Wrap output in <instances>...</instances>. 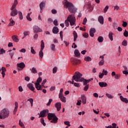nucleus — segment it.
I'll use <instances>...</instances> for the list:
<instances>
[{"label": "nucleus", "mask_w": 128, "mask_h": 128, "mask_svg": "<svg viewBox=\"0 0 128 128\" xmlns=\"http://www.w3.org/2000/svg\"><path fill=\"white\" fill-rule=\"evenodd\" d=\"M46 114H48V120H51L50 122H53V124H56V122H58V117H56V114L48 113V109L44 110L41 111L40 113L38 114L40 116L38 117L39 118H44Z\"/></svg>", "instance_id": "f257e3e1"}, {"label": "nucleus", "mask_w": 128, "mask_h": 128, "mask_svg": "<svg viewBox=\"0 0 128 128\" xmlns=\"http://www.w3.org/2000/svg\"><path fill=\"white\" fill-rule=\"evenodd\" d=\"M63 4L65 8H68V12L72 14H74L76 12V8H74L72 3L68 2V0L63 1Z\"/></svg>", "instance_id": "f03ea898"}, {"label": "nucleus", "mask_w": 128, "mask_h": 128, "mask_svg": "<svg viewBox=\"0 0 128 128\" xmlns=\"http://www.w3.org/2000/svg\"><path fill=\"white\" fill-rule=\"evenodd\" d=\"M84 80V78H82V74L78 72H76L72 78V80H75L77 82H82Z\"/></svg>", "instance_id": "7ed1b4c3"}, {"label": "nucleus", "mask_w": 128, "mask_h": 128, "mask_svg": "<svg viewBox=\"0 0 128 128\" xmlns=\"http://www.w3.org/2000/svg\"><path fill=\"white\" fill-rule=\"evenodd\" d=\"M0 120L8 118L10 116V110L8 108H4L0 111Z\"/></svg>", "instance_id": "20e7f679"}, {"label": "nucleus", "mask_w": 128, "mask_h": 128, "mask_svg": "<svg viewBox=\"0 0 128 128\" xmlns=\"http://www.w3.org/2000/svg\"><path fill=\"white\" fill-rule=\"evenodd\" d=\"M42 78L39 77L37 79L36 82L34 83L36 88L37 90H42V86L40 84V82H42Z\"/></svg>", "instance_id": "39448f33"}, {"label": "nucleus", "mask_w": 128, "mask_h": 128, "mask_svg": "<svg viewBox=\"0 0 128 128\" xmlns=\"http://www.w3.org/2000/svg\"><path fill=\"white\" fill-rule=\"evenodd\" d=\"M67 20L70 22V26H72L76 24V17H74V15L70 14L67 18Z\"/></svg>", "instance_id": "423d86ee"}, {"label": "nucleus", "mask_w": 128, "mask_h": 128, "mask_svg": "<svg viewBox=\"0 0 128 128\" xmlns=\"http://www.w3.org/2000/svg\"><path fill=\"white\" fill-rule=\"evenodd\" d=\"M40 50L39 52V56L40 60H42V58H44V40H41V44H40Z\"/></svg>", "instance_id": "0eeeda50"}, {"label": "nucleus", "mask_w": 128, "mask_h": 128, "mask_svg": "<svg viewBox=\"0 0 128 128\" xmlns=\"http://www.w3.org/2000/svg\"><path fill=\"white\" fill-rule=\"evenodd\" d=\"M33 30L34 34H38V32H42V28H40L38 26H33Z\"/></svg>", "instance_id": "6e6552de"}, {"label": "nucleus", "mask_w": 128, "mask_h": 128, "mask_svg": "<svg viewBox=\"0 0 128 128\" xmlns=\"http://www.w3.org/2000/svg\"><path fill=\"white\" fill-rule=\"evenodd\" d=\"M70 60L72 64H80V60L76 58H71Z\"/></svg>", "instance_id": "1a4fd4ad"}, {"label": "nucleus", "mask_w": 128, "mask_h": 128, "mask_svg": "<svg viewBox=\"0 0 128 128\" xmlns=\"http://www.w3.org/2000/svg\"><path fill=\"white\" fill-rule=\"evenodd\" d=\"M39 6L40 10V12L42 14V11L44 10V8H46V2H41L39 5Z\"/></svg>", "instance_id": "9d476101"}, {"label": "nucleus", "mask_w": 128, "mask_h": 128, "mask_svg": "<svg viewBox=\"0 0 128 128\" xmlns=\"http://www.w3.org/2000/svg\"><path fill=\"white\" fill-rule=\"evenodd\" d=\"M12 10L10 14V16H18V10Z\"/></svg>", "instance_id": "9b49d317"}, {"label": "nucleus", "mask_w": 128, "mask_h": 128, "mask_svg": "<svg viewBox=\"0 0 128 128\" xmlns=\"http://www.w3.org/2000/svg\"><path fill=\"white\" fill-rule=\"evenodd\" d=\"M0 72H1L2 78H4V76H6V69L4 67H2V68H0Z\"/></svg>", "instance_id": "f8f14e48"}, {"label": "nucleus", "mask_w": 128, "mask_h": 128, "mask_svg": "<svg viewBox=\"0 0 128 128\" xmlns=\"http://www.w3.org/2000/svg\"><path fill=\"white\" fill-rule=\"evenodd\" d=\"M28 88L30 90H32V92H36L34 91V90H36V88L34 86V84L32 83H29L27 84Z\"/></svg>", "instance_id": "ddd939ff"}, {"label": "nucleus", "mask_w": 128, "mask_h": 128, "mask_svg": "<svg viewBox=\"0 0 128 128\" xmlns=\"http://www.w3.org/2000/svg\"><path fill=\"white\" fill-rule=\"evenodd\" d=\"M17 66L18 68H21V70H24V68H26V64H24V62H22L20 63L17 64Z\"/></svg>", "instance_id": "4468645a"}, {"label": "nucleus", "mask_w": 128, "mask_h": 128, "mask_svg": "<svg viewBox=\"0 0 128 128\" xmlns=\"http://www.w3.org/2000/svg\"><path fill=\"white\" fill-rule=\"evenodd\" d=\"M96 28H91L90 30V36H92V38H94V33L96 32Z\"/></svg>", "instance_id": "2eb2a0df"}, {"label": "nucleus", "mask_w": 128, "mask_h": 128, "mask_svg": "<svg viewBox=\"0 0 128 128\" xmlns=\"http://www.w3.org/2000/svg\"><path fill=\"white\" fill-rule=\"evenodd\" d=\"M92 80H94L93 78H91L88 80H86L84 78V80H82V82H84V86H86V84H88V82H92Z\"/></svg>", "instance_id": "dca6fc26"}, {"label": "nucleus", "mask_w": 128, "mask_h": 128, "mask_svg": "<svg viewBox=\"0 0 128 128\" xmlns=\"http://www.w3.org/2000/svg\"><path fill=\"white\" fill-rule=\"evenodd\" d=\"M55 106L57 108L58 112H60L62 108V104L60 102H57L55 104Z\"/></svg>", "instance_id": "f3484780"}, {"label": "nucleus", "mask_w": 128, "mask_h": 128, "mask_svg": "<svg viewBox=\"0 0 128 128\" xmlns=\"http://www.w3.org/2000/svg\"><path fill=\"white\" fill-rule=\"evenodd\" d=\"M10 22L8 24V26H14L16 24V22L14 20H12V18L10 19Z\"/></svg>", "instance_id": "a211bd4d"}, {"label": "nucleus", "mask_w": 128, "mask_h": 128, "mask_svg": "<svg viewBox=\"0 0 128 128\" xmlns=\"http://www.w3.org/2000/svg\"><path fill=\"white\" fill-rule=\"evenodd\" d=\"M18 0H14V3L12 4L11 8H10V10H16V6H18Z\"/></svg>", "instance_id": "6ab92c4d"}, {"label": "nucleus", "mask_w": 128, "mask_h": 128, "mask_svg": "<svg viewBox=\"0 0 128 128\" xmlns=\"http://www.w3.org/2000/svg\"><path fill=\"white\" fill-rule=\"evenodd\" d=\"M81 99H82L83 104H86V96L84 94L82 95Z\"/></svg>", "instance_id": "aec40b11"}, {"label": "nucleus", "mask_w": 128, "mask_h": 128, "mask_svg": "<svg viewBox=\"0 0 128 128\" xmlns=\"http://www.w3.org/2000/svg\"><path fill=\"white\" fill-rule=\"evenodd\" d=\"M98 84L100 88H106L108 86V84L106 82H100Z\"/></svg>", "instance_id": "412c9836"}, {"label": "nucleus", "mask_w": 128, "mask_h": 128, "mask_svg": "<svg viewBox=\"0 0 128 128\" xmlns=\"http://www.w3.org/2000/svg\"><path fill=\"white\" fill-rule=\"evenodd\" d=\"M98 22L100 24H104V16H100L98 18Z\"/></svg>", "instance_id": "4be33fe9"}, {"label": "nucleus", "mask_w": 128, "mask_h": 128, "mask_svg": "<svg viewBox=\"0 0 128 128\" xmlns=\"http://www.w3.org/2000/svg\"><path fill=\"white\" fill-rule=\"evenodd\" d=\"M74 56L76 58H80V53L78 51V49L75 50L74 51Z\"/></svg>", "instance_id": "5701e85b"}, {"label": "nucleus", "mask_w": 128, "mask_h": 128, "mask_svg": "<svg viewBox=\"0 0 128 128\" xmlns=\"http://www.w3.org/2000/svg\"><path fill=\"white\" fill-rule=\"evenodd\" d=\"M120 98L122 102H125V104H128V100L126 98H124L122 96H120Z\"/></svg>", "instance_id": "b1692460"}, {"label": "nucleus", "mask_w": 128, "mask_h": 128, "mask_svg": "<svg viewBox=\"0 0 128 128\" xmlns=\"http://www.w3.org/2000/svg\"><path fill=\"white\" fill-rule=\"evenodd\" d=\"M15 108L14 110V114H16V112L18 110V102H15Z\"/></svg>", "instance_id": "393cba45"}, {"label": "nucleus", "mask_w": 128, "mask_h": 128, "mask_svg": "<svg viewBox=\"0 0 128 128\" xmlns=\"http://www.w3.org/2000/svg\"><path fill=\"white\" fill-rule=\"evenodd\" d=\"M114 34V33L112 32H110L108 34V38L111 42H112L114 40V36L112 35Z\"/></svg>", "instance_id": "a878e982"}, {"label": "nucleus", "mask_w": 128, "mask_h": 128, "mask_svg": "<svg viewBox=\"0 0 128 128\" xmlns=\"http://www.w3.org/2000/svg\"><path fill=\"white\" fill-rule=\"evenodd\" d=\"M30 70L32 74H38V70H36V68L32 67V68H30Z\"/></svg>", "instance_id": "bb28decb"}, {"label": "nucleus", "mask_w": 128, "mask_h": 128, "mask_svg": "<svg viewBox=\"0 0 128 128\" xmlns=\"http://www.w3.org/2000/svg\"><path fill=\"white\" fill-rule=\"evenodd\" d=\"M12 40L15 42H18V36L14 35L12 36Z\"/></svg>", "instance_id": "cd10ccee"}, {"label": "nucleus", "mask_w": 128, "mask_h": 128, "mask_svg": "<svg viewBox=\"0 0 128 128\" xmlns=\"http://www.w3.org/2000/svg\"><path fill=\"white\" fill-rule=\"evenodd\" d=\"M53 34H58V28L56 26H54L52 29Z\"/></svg>", "instance_id": "c85d7f7f"}, {"label": "nucleus", "mask_w": 128, "mask_h": 128, "mask_svg": "<svg viewBox=\"0 0 128 128\" xmlns=\"http://www.w3.org/2000/svg\"><path fill=\"white\" fill-rule=\"evenodd\" d=\"M50 48L52 52H56V45L54 44H51L50 46Z\"/></svg>", "instance_id": "c756f323"}, {"label": "nucleus", "mask_w": 128, "mask_h": 128, "mask_svg": "<svg viewBox=\"0 0 128 128\" xmlns=\"http://www.w3.org/2000/svg\"><path fill=\"white\" fill-rule=\"evenodd\" d=\"M73 34H74V41L76 42V38H78V34L76 33V31H74L73 32Z\"/></svg>", "instance_id": "7c9ffc66"}, {"label": "nucleus", "mask_w": 128, "mask_h": 128, "mask_svg": "<svg viewBox=\"0 0 128 128\" xmlns=\"http://www.w3.org/2000/svg\"><path fill=\"white\" fill-rule=\"evenodd\" d=\"M84 60L85 62H92V58H90V56H87L84 57Z\"/></svg>", "instance_id": "2f4dec72"}, {"label": "nucleus", "mask_w": 128, "mask_h": 128, "mask_svg": "<svg viewBox=\"0 0 128 128\" xmlns=\"http://www.w3.org/2000/svg\"><path fill=\"white\" fill-rule=\"evenodd\" d=\"M59 98H60L61 102H66V97H64V96H62Z\"/></svg>", "instance_id": "473e14b6"}, {"label": "nucleus", "mask_w": 128, "mask_h": 128, "mask_svg": "<svg viewBox=\"0 0 128 128\" xmlns=\"http://www.w3.org/2000/svg\"><path fill=\"white\" fill-rule=\"evenodd\" d=\"M98 41L99 42H104V38L102 36H99L98 38Z\"/></svg>", "instance_id": "72a5a7b5"}, {"label": "nucleus", "mask_w": 128, "mask_h": 128, "mask_svg": "<svg viewBox=\"0 0 128 128\" xmlns=\"http://www.w3.org/2000/svg\"><path fill=\"white\" fill-rule=\"evenodd\" d=\"M86 6L89 10H92V4H90V3H88Z\"/></svg>", "instance_id": "f704fd0d"}, {"label": "nucleus", "mask_w": 128, "mask_h": 128, "mask_svg": "<svg viewBox=\"0 0 128 128\" xmlns=\"http://www.w3.org/2000/svg\"><path fill=\"white\" fill-rule=\"evenodd\" d=\"M106 96L107 98H110V100L114 98V96H112V94H109L108 93H106Z\"/></svg>", "instance_id": "c9c22d12"}, {"label": "nucleus", "mask_w": 128, "mask_h": 128, "mask_svg": "<svg viewBox=\"0 0 128 128\" xmlns=\"http://www.w3.org/2000/svg\"><path fill=\"white\" fill-rule=\"evenodd\" d=\"M30 14H32V12L28 13L26 16V18L28 20H29V22H32V18H30Z\"/></svg>", "instance_id": "e433bc0d"}, {"label": "nucleus", "mask_w": 128, "mask_h": 128, "mask_svg": "<svg viewBox=\"0 0 128 128\" xmlns=\"http://www.w3.org/2000/svg\"><path fill=\"white\" fill-rule=\"evenodd\" d=\"M30 52L32 53V54H36V50H34V49L33 46L30 47Z\"/></svg>", "instance_id": "4c0bfd02"}, {"label": "nucleus", "mask_w": 128, "mask_h": 128, "mask_svg": "<svg viewBox=\"0 0 128 128\" xmlns=\"http://www.w3.org/2000/svg\"><path fill=\"white\" fill-rule=\"evenodd\" d=\"M64 24L67 28L70 26V21L68 19L65 20Z\"/></svg>", "instance_id": "58836bf2"}, {"label": "nucleus", "mask_w": 128, "mask_h": 128, "mask_svg": "<svg viewBox=\"0 0 128 128\" xmlns=\"http://www.w3.org/2000/svg\"><path fill=\"white\" fill-rule=\"evenodd\" d=\"M18 14L20 20H22V18H24V16H22V12H18Z\"/></svg>", "instance_id": "ea45409f"}, {"label": "nucleus", "mask_w": 128, "mask_h": 128, "mask_svg": "<svg viewBox=\"0 0 128 128\" xmlns=\"http://www.w3.org/2000/svg\"><path fill=\"white\" fill-rule=\"evenodd\" d=\"M122 46H128V41H126V40H124L122 42Z\"/></svg>", "instance_id": "a19ab883"}, {"label": "nucleus", "mask_w": 128, "mask_h": 128, "mask_svg": "<svg viewBox=\"0 0 128 128\" xmlns=\"http://www.w3.org/2000/svg\"><path fill=\"white\" fill-rule=\"evenodd\" d=\"M102 74H103V75L104 76H108V70H105L104 69H103Z\"/></svg>", "instance_id": "79ce46f5"}, {"label": "nucleus", "mask_w": 128, "mask_h": 128, "mask_svg": "<svg viewBox=\"0 0 128 128\" xmlns=\"http://www.w3.org/2000/svg\"><path fill=\"white\" fill-rule=\"evenodd\" d=\"M19 125L22 128H26V127L24 126V124L22 122H20V120H19Z\"/></svg>", "instance_id": "37998d69"}, {"label": "nucleus", "mask_w": 128, "mask_h": 128, "mask_svg": "<svg viewBox=\"0 0 128 128\" xmlns=\"http://www.w3.org/2000/svg\"><path fill=\"white\" fill-rule=\"evenodd\" d=\"M40 122L44 126H46V122H44V118H40Z\"/></svg>", "instance_id": "c03bdc74"}, {"label": "nucleus", "mask_w": 128, "mask_h": 128, "mask_svg": "<svg viewBox=\"0 0 128 128\" xmlns=\"http://www.w3.org/2000/svg\"><path fill=\"white\" fill-rule=\"evenodd\" d=\"M114 78L116 80H120V74H116L114 76Z\"/></svg>", "instance_id": "a18cd8bd"}, {"label": "nucleus", "mask_w": 128, "mask_h": 128, "mask_svg": "<svg viewBox=\"0 0 128 128\" xmlns=\"http://www.w3.org/2000/svg\"><path fill=\"white\" fill-rule=\"evenodd\" d=\"M24 36H30V32L29 31H24Z\"/></svg>", "instance_id": "49530a36"}, {"label": "nucleus", "mask_w": 128, "mask_h": 128, "mask_svg": "<svg viewBox=\"0 0 128 128\" xmlns=\"http://www.w3.org/2000/svg\"><path fill=\"white\" fill-rule=\"evenodd\" d=\"M104 60H102L98 63L99 66H104Z\"/></svg>", "instance_id": "de8ad7c7"}, {"label": "nucleus", "mask_w": 128, "mask_h": 128, "mask_svg": "<svg viewBox=\"0 0 128 128\" xmlns=\"http://www.w3.org/2000/svg\"><path fill=\"white\" fill-rule=\"evenodd\" d=\"M124 36H126V38H128V30H125V31L124 32Z\"/></svg>", "instance_id": "09e8293b"}, {"label": "nucleus", "mask_w": 128, "mask_h": 128, "mask_svg": "<svg viewBox=\"0 0 128 128\" xmlns=\"http://www.w3.org/2000/svg\"><path fill=\"white\" fill-rule=\"evenodd\" d=\"M108 8H109L108 6H106L104 8V14H106V12H108Z\"/></svg>", "instance_id": "8fccbe9b"}, {"label": "nucleus", "mask_w": 128, "mask_h": 128, "mask_svg": "<svg viewBox=\"0 0 128 128\" xmlns=\"http://www.w3.org/2000/svg\"><path fill=\"white\" fill-rule=\"evenodd\" d=\"M56 72H58V68L56 66H55L53 68L52 72L53 74H56Z\"/></svg>", "instance_id": "3c124183"}, {"label": "nucleus", "mask_w": 128, "mask_h": 128, "mask_svg": "<svg viewBox=\"0 0 128 128\" xmlns=\"http://www.w3.org/2000/svg\"><path fill=\"white\" fill-rule=\"evenodd\" d=\"M6 54V50L4 48H1L0 50V54Z\"/></svg>", "instance_id": "603ef678"}, {"label": "nucleus", "mask_w": 128, "mask_h": 128, "mask_svg": "<svg viewBox=\"0 0 128 128\" xmlns=\"http://www.w3.org/2000/svg\"><path fill=\"white\" fill-rule=\"evenodd\" d=\"M88 88H89L88 84L86 85V86L84 88V90H85V92L88 91Z\"/></svg>", "instance_id": "864d4df0"}, {"label": "nucleus", "mask_w": 128, "mask_h": 128, "mask_svg": "<svg viewBox=\"0 0 128 128\" xmlns=\"http://www.w3.org/2000/svg\"><path fill=\"white\" fill-rule=\"evenodd\" d=\"M122 26H124V28H126L128 26V22H126L123 21V24H122Z\"/></svg>", "instance_id": "5fc2aeb1"}, {"label": "nucleus", "mask_w": 128, "mask_h": 128, "mask_svg": "<svg viewBox=\"0 0 128 128\" xmlns=\"http://www.w3.org/2000/svg\"><path fill=\"white\" fill-rule=\"evenodd\" d=\"M83 36L86 38H88V34L87 32L84 33Z\"/></svg>", "instance_id": "6e6d98bb"}, {"label": "nucleus", "mask_w": 128, "mask_h": 128, "mask_svg": "<svg viewBox=\"0 0 128 128\" xmlns=\"http://www.w3.org/2000/svg\"><path fill=\"white\" fill-rule=\"evenodd\" d=\"M18 89L19 92H24V88H22V86H19Z\"/></svg>", "instance_id": "4d7b16f0"}, {"label": "nucleus", "mask_w": 128, "mask_h": 128, "mask_svg": "<svg viewBox=\"0 0 128 128\" xmlns=\"http://www.w3.org/2000/svg\"><path fill=\"white\" fill-rule=\"evenodd\" d=\"M86 22H88V20L86 19V18H85L83 20L82 24H84V26L86 25Z\"/></svg>", "instance_id": "13d9d810"}, {"label": "nucleus", "mask_w": 128, "mask_h": 128, "mask_svg": "<svg viewBox=\"0 0 128 128\" xmlns=\"http://www.w3.org/2000/svg\"><path fill=\"white\" fill-rule=\"evenodd\" d=\"M64 124L66 126H70V122H68V121H65L64 122Z\"/></svg>", "instance_id": "bf43d9fd"}, {"label": "nucleus", "mask_w": 128, "mask_h": 128, "mask_svg": "<svg viewBox=\"0 0 128 128\" xmlns=\"http://www.w3.org/2000/svg\"><path fill=\"white\" fill-rule=\"evenodd\" d=\"M104 74H102V72H100V73H99V76H99V78H104Z\"/></svg>", "instance_id": "052dcab7"}, {"label": "nucleus", "mask_w": 128, "mask_h": 128, "mask_svg": "<svg viewBox=\"0 0 128 128\" xmlns=\"http://www.w3.org/2000/svg\"><path fill=\"white\" fill-rule=\"evenodd\" d=\"M74 86H76V88H80V86L79 83L74 82Z\"/></svg>", "instance_id": "680f3d73"}, {"label": "nucleus", "mask_w": 128, "mask_h": 128, "mask_svg": "<svg viewBox=\"0 0 128 128\" xmlns=\"http://www.w3.org/2000/svg\"><path fill=\"white\" fill-rule=\"evenodd\" d=\"M46 79L44 80L42 83V85H40L42 86H44V84H46Z\"/></svg>", "instance_id": "e2e57ef3"}, {"label": "nucleus", "mask_w": 128, "mask_h": 128, "mask_svg": "<svg viewBox=\"0 0 128 128\" xmlns=\"http://www.w3.org/2000/svg\"><path fill=\"white\" fill-rule=\"evenodd\" d=\"M53 20L52 19L50 18H48V24H52V22Z\"/></svg>", "instance_id": "0e129e2a"}, {"label": "nucleus", "mask_w": 128, "mask_h": 128, "mask_svg": "<svg viewBox=\"0 0 128 128\" xmlns=\"http://www.w3.org/2000/svg\"><path fill=\"white\" fill-rule=\"evenodd\" d=\"M52 99L50 98L49 100L48 103L46 104V106H50V104H52Z\"/></svg>", "instance_id": "69168bd1"}, {"label": "nucleus", "mask_w": 128, "mask_h": 128, "mask_svg": "<svg viewBox=\"0 0 128 128\" xmlns=\"http://www.w3.org/2000/svg\"><path fill=\"white\" fill-rule=\"evenodd\" d=\"M20 52H23L24 54V52H26V48H22L20 50Z\"/></svg>", "instance_id": "338daca9"}, {"label": "nucleus", "mask_w": 128, "mask_h": 128, "mask_svg": "<svg viewBox=\"0 0 128 128\" xmlns=\"http://www.w3.org/2000/svg\"><path fill=\"white\" fill-rule=\"evenodd\" d=\"M11 58H12V57L14 56V52H10L9 54Z\"/></svg>", "instance_id": "774afa93"}]
</instances>
